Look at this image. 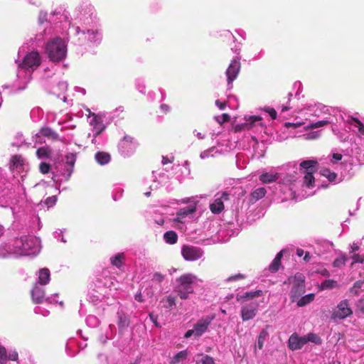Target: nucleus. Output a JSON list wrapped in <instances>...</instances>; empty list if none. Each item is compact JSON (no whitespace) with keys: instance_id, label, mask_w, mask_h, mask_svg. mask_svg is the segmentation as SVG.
Masks as SVG:
<instances>
[{"instance_id":"obj_24","label":"nucleus","mask_w":364,"mask_h":364,"mask_svg":"<svg viewBox=\"0 0 364 364\" xmlns=\"http://www.w3.org/2000/svg\"><path fill=\"white\" fill-rule=\"evenodd\" d=\"M306 343L305 337L292 334L289 339V347L292 350L301 349Z\"/></svg>"},{"instance_id":"obj_42","label":"nucleus","mask_w":364,"mask_h":364,"mask_svg":"<svg viewBox=\"0 0 364 364\" xmlns=\"http://www.w3.org/2000/svg\"><path fill=\"white\" fill-rule=\"evenodd\" d=\"M41 136H46L51 139H57L58 134L50 128L42 129L40 132Z\"/></svg>"},{"instance_id":"obj_64","label":"nucleus","mask_w":364,"mask_h":364,"mask_svg":"<svg viewBox=\"0 0 364 364\" xmlns=\"http://www.w3.org/2000/svg\"><path fill=\"white\" fill-rule=\"evenodd\" d=\"M164 279V277L163 274L159 272H156L153 275L152 280L155 282L161 283Z\"/></svg>"},{"instance_id":"obj_33","label":"nucleus","mask_w":364,"mask_h":364,"mask_svg":"<svg viewBox=\"0 0 364 364\" xmlns=\"http://www.w3.org/2000/svg\"><path fill=\"white\" fill-rule=\"evenodd\" d=\"M164 240L166 243L173 245L176 243L178 240V235L174 231H167L164 235Z\"/></svg>"},{"instance_id":"obj_22","label":"nucleus","mask_w":364,"mask_h":364,"mask_svg":"<svg viewBox=\"0 0 364 364\" xmlns=\"http://www.w3.org/2000/svg\"><path fill=\"white\" fill-rule=\"evenodd\" d=\"M11 167L19 173L27 172L28 170V165L26 160L19 155H15L11 158Z\"/></svg>"},{"instance_id":"obj_9","label":"nucleus","mask_w":364,"mask_h":364,"mask_svg":"<svg viewBox=\"0 0 364 364\" xmlns=\"http://www.w3.org/2000/svg\"><path fill=\"white\" fill-rule=\"evenodd\" d=\"M284 284H291L292 287L290 291V298L294 302L305 291V277L301 273H296L294 277H289Z\"/></svg>"},{"instance_id":"obj_63","label":"nucleus","mask_w":364,"mask_h":364,"mask_svg":"<svg viewBox=\"0 0 364 364\" xmlns=\"http://www.w3.org/2000/svg\"><path fill=\"white\" fill-rule=\"evenodd\" d=\"M201 362L202 364H215L214 359L208 355L203 357Z\"/></svg>"},{"instance_id":"obj_57","label":"nucleus","mask_w":364,"mask_h":364,"mask_svg":"<svg viewBox=\"0 0 364 364\" xmlns=\"http://www.w3.org/2000/svg\"><path fill=\"white\" fill-rule=\"evenodd\" d=\"M262 291L261 290H257L255 291H249L245 293L243 297L245 299H252L256 296H259L262 295Z\"/></svg>"},{"instance_id":"obj_27","label":"nucleus","mask_w":364,"mask_h":364,"mask_svg":"<svg viewBox=\"0 0 364 364\" xmlns=\"http://www.w3.org/2000/svg\"><path fill=\"white\" fill-rule=\"evenodd\" d=\"M321 108H325V107L322 106L321 105H309L308 107L302 109L301 112L304 114L318 117L320 112H321Z\"/></svg>"},{"instance_id":"obj_47","label":"nucleus","mask_w":364,"mask_h":364,"mask_svg":"<svg viewBox=\"0 0 364 364\" xmlns=\"http://www.w3.org/2000/svg\"><path fill=\"white\" fill-rule=\"evenodd\" d=\"M353 262L351 263V265L353 266L354 264L360 263L362 264L364 262V254H360V253H353L350 256Z\"/></svg>"},{"instance_id":"obj_58","label":"nucleus","mask_w":364,"mask_h":364,"mask_svg":"<svg viewBox=\"0 0 364 364\" xmlns=\"http://www.w3.org/2000/svg\"><path fill=\"white\" fill-rule=\"evenodd\" d=\"M215 119L220 124L230 120V116L228 114H223L220 116L215 117Z\"/></svg>"},{"instance_id":"obj_39","label":"nucleus","mask_w":364,"mask_h":364,"mask_svg":"<svg viewBox=\"0 0 364 364\" xmlns=\"http://www.w3.org/2000/svg\"><path fill=\"white\" fill-rule=\"evenodd\" d=\"M348 260V257L346 254L341 253L340 256L337 257L333 262V266L337 268H341L343 267Z\"/></svg>"},{"instance_id":"obj_14","label":"nucleus","mask_w":364,"mask_h":364,"mask_svg":"<svg viewBox=\"0 0 364 364\" xmlns=\"http://www.w3.org/2000/svg\"><path fill=\"white\" fill-rule=\"evenodd\" d=\"M89 114L88 117L92 118L90 119V124L92 127V142L95 144L96 137L100 135L105 129V126L103 124V121L101 117L95 114L94 113H91L90 109H87ZM91 136V134H89V136Z\"/></svg>"},{"instance_id":"obj_23","label":"nucleus","mask_w":364,"mask_h":364,"mask_svg":"<svg viewBox=\"0 0 364 364\" xmlns=\"http://www.w3.org/2000/svg\"><path fill=\"white\" fill-rule=\"evenodd\" d=\"M76 156L74 154H69L66 156V161L63 171H62V175L68 179L73 171L74 164L75 163Z\"/></svg>"},{"instance_id":"obj_54","label":"nucleus","mask_w":364,"mask_h":364,"mask_svg":"<svg viewBox=\"0 0 364 364\" xmlns=\"http://www.w3.org/2000/svg\"><path fill=\"white\" fill-rule=\"evenodd\" d=\"M7 360L6 349L2 345H0V363L4 364Z\"/></svg>"},{"instance_id":"obj_8","label":"nucleus","mask_w":364,"mask_h":364,"mask_svg":"<svg viewBox=\"0 0 364 364\" xmlns=\"http://www.w3.org/2000/svg\"><path fill=\"white\" fill-rule=\"evenodd\" d=\"M183 203H189L188 206L181 208L176 214L173 222L176 223V227L182 228L186 218L191 215L193 214L196 210L197 202L194 200L193 198H186L182 200Z\"/></svg>"},{"instance_id":"obj_44","label":"nucleus","mask_w":364,"mask_h":364,"mask_svg":"<svg viewBox=\"0 0 364 364\" xmlns=\"http://www.w3.org/2000/svg\"><path fill=\"white\" fill-rule=\"evenodd\" d=\"M124 189L122 188L120 185H116L114 188L113 192H112V198L114 200H119L123 195Z\"/></svg>"},{"instance_id":"obj_7","label":"nucleus","mask_w":364,"mask_h":364,"mask_svg":"<svg viewBox=\"0 0 364 364\" xmlns=\"http://www.w3.org/2000/svg\"><path fill=\"white\" fill-rule=\"evenodd\" d=\"M71 32L77 37L74 40V43L77 45L85 44L87 40L92 43L99 44L102 38V33L97 29L85 30L80 29L79 26H73Z\"/></svg>"},{"instance_id":"obj_46","label":"nucleus","mask_w":364,"mask_h":364,"mask_svg":"<svg viewBox=\"0 0 364 364\" xmlns=\"http://www.w3.org/2000/svg\"><path fill=\"white\" fill-rule=\"evenodd\" d=\"M99 323H100L99 319L95 316L89 315L86 318L87 325L92 328L97 327L99 325Z\"/></svg>"},{"instance_id":"obj_3","label":"nucleus","mask_w":364,"mask_h":364,"mask_svg":"<svg viewBox=\"0 0 364 364\" xmlns=\"http://www.w3.org/2000/svg\"><path fill=\"white\" fill-rule=\"evenodd\" d=\"M14 247V256L37 255L41 250L40 240L35 236H22L12 240Z\"/></svg>"},{"instance_id":"obj_36","label":"nucleus","mask_w":364,"mask_h":364,"mask_svg":"<svg viewBox=\"0 0 364 364\" xmlns=\"http://www.w3.org/2000/svg\"><path fill=\"white\" fill-rule=\"evenodd\" d=\"M314 298H315L314 294H306V295L302 296L301 298H300L297 301V306L299 307L304 306L309 304V303H311V301H313L314 300Z\"/></svg>"},{"instance_id":"obj_12","label":"nucleus","mask_w":364,"mask_h":364,"mask_svg":"<svg viewBox=\"0 0 364 364\" xmlns=\"http://www.w3.org/2000/svg\"><path fill=\"white\" fill-rule=\"evenodd\" d=\"M317 161L314 160L304 161L300 164L301 169L304 170L305 174L304 177V183L307 187H311L314 183L313 173L316 171Z\"/></svg>"},{"instance_id":"obj_31","label":"nucleus","mask_w":364,"mask_h":364,"mask_svg":"<svg viewBox=\"0 0 364 364\" xmlns=\"http://www.w3.org/2000/svg\"><path fill=\"white\" fill-rule=\"evenodd\" d=\"M283 256V250L280 251L275 257L271 264L269 265V271L271 272H276L279 270L281 265V259Z\"/></svg>"},{"instance_id":"obj_60","label":"nucleus","mask_w":364,"mask_h":364,"mask_svg":"<svg viewBox=\"0 0 364 364\" xmlns=\"http://www.w3.org/2000/svg\"><path fill=\"white\" fill-rule=\"evenodd\" d=\"M264 110L269 114L272 119H275L277 118V114L274 108L266 107L264 108Z\"/></svg>"},{"instance_id":"obj_38","label":"nucleus","mask_w":364,"mask_h":364,"mask_svg":"<svg viewBox=\"0 0 364 364\" xmlns=\"http://www.w3.org/2000/svg\"><path fill=\"white\" fill-rule=\"evenodd\" d=\"M268 335L269 334L267 330L263 329L262 331H261L258 336L257 342L256 343L255 347L261 350L263 348L264 343L267 338L268 337Z\"/></svg>"},{"instance_id":"obj_62","label":"nucleus","mask_w":364,"mask_h":364,"mask_svg":"<svg viewBox=\"0 0 364 364\" xmlns=\"http://www.w3.org/2000/svg\"><path fill=\"white\" fill-rule=\"evenodd\" d=\"M18 358V354L16 350H11L7 355V360L16 361Z\"/></svg>"},{"instance_id":"obj_34","label":"nucleus","mask_w":364,"mask_h":364,"mask_svg":"<svg viewBox=\"0 0 364 364\" xmlns=\"http://www.w3.org/2000/svg\"><path fill=\"white\" fill-rule=\"evenodd\" d=\"M266 189L264 187H259L256 188L251 193V200L257 201L262 198L266 194Z\"/></svg>"},{"instance_id":"obj_28","label":"nucleus","mask_w":364,"mask_h":364,"mask_svg":"<svg viewBox=\"0 0 364 364\" xmlns=\"http://www.w3.org/2000/svg\"><path fill=\"white\" fill-rule=\"evenodd\" d=\"M221 154V151L218 150L216 146H212L206 150H204L200 154V158L203 160L209 159L210 157H215L216 154Z\"/></svg>"},{"instance_id":"obj_10","label":"nucleus","mask_w":364,"mask_h":364,"mask_svg":"<svg viewBox=\"0 0 364 364\" xmlns=\"http://www.w3.org/2000/svg\"><path fill=\"white\" fill-rule=\"evenodd\" d=\"M215 318V315H208L200 318L194 325L192 329L186 331L184 335L186 338L193 336L195 338H200L205 333L213 320Z\"/></svg>"},{"instance_id":"obj_52","label":"nucleus","mask_w":364,"mask_h":364,"mask_svg":"<svg viewBox=\"0 0 364 364\" xmlns=\"http://www.w3.org/2000/svg\"><path fill=\"white\" fill-rule=\"evenodd\" d=\"M304 337H305L306 343L309 342V341L314 343H321V339H320V338L316 334L309 333L308 335H306Z\"/></svg>"},{"instance_id":"obj_17","label":"nucleus","mask_w":364,"mask_h":364,"mask_svg":"<svg viewBox=\"0 0 364 364\" xmlns=\"http://www.w3.org/2000/svg\"><path fill=\"white\" fill-rule=\"evenodd\" d=\"M229 194L226 192L218 193L212 203L210 204V209L214 214H218L224 209V202L228 200Z\"/></svg>"},{"instance_id":"obj_51","label":"nucleus","mask_w":364,"mask_h":364,"mask_svg":"<svg viewBox=\"0 0 364 364\" xmlns=\"http://www.w3.org/2000/svg\"><path fill=\"white\" fill-rule=\"evenodd\" d=\"M321 174L326 176L330 181H335L337 177V175L334 172H331L326 168L321 171Z\"/></svg>"},{"instance_id":"obj_20","label":"nucleus","mask_w":364,"mask_h":364,"mask_svg":"<svg viewBox=\"0 0 364 364\" xmlns=\"http://www.w3.org/2000/svg\"><path fill=\"white\" fill-rule=\"evenodd\" d=\"M258 306L259 304L257 301H252L243 305L241 309L242 321H246L255 318L257 313Z\"/></svg>"},{"instance_id":"obj_56","label":"nucleus","mask_w":364,"mask_h":364,"mask_svg":"<svg viewBox=\"0 0 364 364\" xmlns=\"http://www.w3.org/2000/svg\"><path fill=\"white\" fill-rule=\"evenodd\" d=\"M245 278V274L239 273V274H234L232 276H230V277H228L225 279V282H236V281H238V280L243 279Z\"/></svg>"},{"instance_id":"obj_53","label":"nucleus","mask_w":364,"mask_h":364,"mask_svg":"<svg viewBox=\"0 0 364 364\" xmlns=\"http://www.w3.org/2000/svg\"><path fill=\"white\" fill-rule=\"evenodd\" d=\"M136 89L139 90V92H140L141 93H143V94L145 93L146 86H145L144 80L140 79V78L136 79Z\"/></svg>"},{"instance_id":"obj_21","label":"nucleus","mask_w":364,"mask_h":364,"mask_svg":"<svg viewBox=\"0 0 364 364\" xmlns=\"http://www.w3.org/2000/svg\"><path fill=\"white\" fill-rule=\"evenodd\" d=\"M349 129L357 135L360 139H364V124L358 119L355 117H349L346 121Z\"/></svg>"},{"instance_id":"obj_15","label":"nucleus","mask_w":364,"mask_h":364,"mask_svg":"<svg viewBox=\"0 0 364 364\" xmlns=\"http://www.w3.org/2000/svg\"><path fill=\"white\" fill-rule=\"evenodd\" d=\"M240 60V57L237 56L231 61L226 70L225 75L227 77L228 89H231L232 87V82L237 77L240 71L241 64Z\"/></svg>"},{"instance_id":"obj_48","label":"nucleus","mask_w":364,"mask_h":364,"mask_svg":"<svg viewBox=\"0 0 364 364\" xmlns=\"http://www.w3.org/2000/svg\"><path fill=\"white\" fill-rule=\"evenodd\" d=\"M337 286V282L333 279H327L321 284L322 289H333Z\"/></svg>"},{"instance_id":"obj_19","label":"nucleus","mask_w":364,"mask_h":364,"mask_svg":"<svg viewBox=\"0 0 364 364\" xmlns=\"http://www.w3.org/2000/svg\"><path fill=\"white\" fill-rule=\"evenodd\" d=\"M262 118L258 116H250L247 118L245 123L236 126V130H250L255 129L257 130L259 128H262Z\"/></svg>"},{"instance_id":"obj_1","label":"nucleus","mask_w":364,"mask_h":364,"mask_svg":"<svg viewBox=\"0 0 364 364\" xmlns=\"http://www.w3.org/2000/svg\"><path fill=\"white\" fill-rule=\"evenodd\" d=\"M38 23L40 26V31L36 36V41L40 42L43 41L46 37H48L53 34L54 29H57L59 26L58 24H63V28H70V21L67 16L60 11H53V13L48 14L47 12L41 11L38 17ZM70 29L72 28H70Z\"/></svg>"},{"instance_id":"obj_30","label":"nucleus","mask_w":364,"mask_h":364,"mask_svg":"<svg viewBox=\"0 0 364 364\" xmlns=\"http://www.w3.org/2000/svg\"><path fill=\"white\" fill-rule=\"evenodd\" d=\"M333 245L332 242H324L322 244H318L315 251L318 255H321L325 252L331 251L333 249Z\"/></svg>"},{"instance_id":"obj_4","label":"nucleus","mask_w":364,"mask_h":364,"mask_svg":"<svg viewBox=\"0 0 364 364\" xmlns=\"http://www.w3.org/2000/svg\"><path fill=\"white\" fill-rule=\"evenodd\" d=\"M68 41V38L66 36L63 38L57 36L47 42L45 50L51 61L60 62L66 58Z\"/></svg>"},{"instance_id":"obj_40","label":"nucleus","mask_w":364,"mask_h":364,"mask_svg":"<svg viewBox=\"0 0 364 364\" xmlns=\"http://www.w3.org/2000/svg\"><path fill=\"white\" fill-rule=\"evenodd\" d=\"M51 151L48 147H41L37 149L36 155L38 159H46L50 157Z\"/></svg>"},{"instance_id":"obj_16","label":"nucleus","mask_w":364,"mask_h":364,"mask_svg":"<svg viewBox=\"0 0 364 364\" xmlns=\"http://www.w3.org/2000/svg\"><path fill=\"white\" fill-rule=\"evenodd\" d=\"M31 299L33 303L35 304H42L44 301L48 303H57L58 301L55 300V297L58 296V294H55L53 296H48L47 298L45 297V289L43 287H40L38 284H35L33 289L31 292Z\"/></svg>"},{"instance_id":"obj_18","label":"nucleus","mask_w":364,"mask_h":364,"mask_svg":"<svg viewBox=\"0 0 364 364\" xmlns=\"http://www.w3.org/2000/svg\"><path fill=\"white\" fill-rule=\"evenodd\" d=\"M181 254L186 260L195 261L203 256V252L197 247L183 245L181 249Z\"/></svg>"},{"instance_id":"obj_29","label":"nucleus","mask_w":364,"mask_h":364,"mask_svg":"<svg viewBox=\"0 0 364 364\" xmlns=\"http://www.w3.org/2000/svg\"><path fill=\"white\" fill-rule=\"evenodd\" d=\"M95 160L100 165H105L108 164L111 159L110 155L108 153L98 151L95 156Z\"/></svg>"},{"instance_id":"obj_35","label":"nucleus","mask_w":364,"mask_h":364,"mask_svg":"<svg viewBox=\"0 0 364 364\" xmlns=\"http://www.w3.org/2000/svg\"><path fill=\"white\" fill-rule=\"evenodd\" d=\"M188 351L186 350H181L176 354L171 360V364H178L186 359Z\"/></svg>"},{"instance_id":"obj_13","label":"nucleus","mask_w":364,"mask_h":364,"mask_svg":"<svg viewBox=\"0 0 364 364\" xmlns=\"http://www.w3.org/2000/svg\"><path fill=\"white\" fill-rule=\"evenodd\" d=\"M137 146L138 144L133 137L124 136L119 143L118 149L121 155L129 156L135 152Z\"/></svg>"},{"instance_id":"obj_11","label":"nucleus","mask_w":364,"mask_h":364,"mask_svg":"<svg viewBox=\"0 0 364 364\" xmlns=\"http://www.w3.org/2000/svg\"><path fill=\"white\" fill-rule=\"evenodd\" d=\"M353 314V310L350 307L349 302L347 299L341 301L336 307L333 310L331 314V319L334 321L343 320L350 316Z\"/></svg>"},{"instance_id":"obj_5","label":"nucleus","mask_w":364,"mask_h":364,"mask_svg":"<svg viewBox=\"0 0 364 364\" xmlns=\"http://www.w3.org/2000/svg\"><path fill=\"white\" fill-rule=\"evenodd\" d=\"M176 291L181 299H187L193 293L196 287H200L203 281L193 274H184L176 279Z\"/></svg>"},{"instance_id":"obj_50","label":"nucleus","mask_w":364,"mask_h":364,"mask_svg":"<svg viewBox=\"0 0 364 364\" xmlns=\"http://www.w3.org/2000/svg\"><path fill=\"white\" fill-rule=\"evenodd\" d=\"M321 131H313L304 134V139L307 140H314L319 138Z\"/></svg>"},{"instance_id":"obj_55","label":"nucleus","mask_w":364,"mask_h":364,"mask_svg":"<svg viewBox=\"0 0 364 364\" xmlns=\"http://www.w3.org/2000/svg\"><path fill=\"white\" fill-rule=\"evenodd\" d=\"M153 220L154 223L159 226H163L164 225L165 220L164 216L161 215L154 213L153 215Z\"/></svg>"},{"instance_id":"obj_32","label":"nucleus","mask_w":364,"mask_h":364,"mask_svg":"<svg viewBox=\"0 0 364 364\" xmlns=\"http://www.w3.org/2000/svg\"><path fill=\"white\" fill-rule=\"evenodd\" d=\"M125 256L124 253H117L110 258V262L113 266L120 269L124 264Z\"/></svg>"},{"instance_id":"obj_6","label":"nucleus","mask_w":364,"mask_h":364,"mask_svg":"<svg viewBox=\"0 0 364 364\" xmlns=\"http://www.w3.org/2000/svg\"><path fill=\"white\" fill-rule=\"evenodd\" d=\"M279 179H280L281 184L288 187L289 192L288 196L294 198L296 193L295 183L297 180V177L295 175H282L277 172L269 171L263 173L259 176V180L263 183H270L277 181Z\"/></svg>"},{"instance_id":"obj_2","label":"nucleus","mask_w":364,"mask_h":364,"mask_svg":"<svg viewBox=\"0 0 364 364\" xmlns=\"http://www.w3.org/2000/svg\"><path fill=\"white\" fill-rule=\"evenodd\" d=\"M23 55L21 62L18 64L17 78L22 85H26L31 78L33 72L41 65V57L37 50H26V46L19 48L18 58Z\"/></svg>"},{"instance_id":"obj_61","label":"nucleus","mask_w":364,"mask_h":364,"mask_svg":"<svg viewBox=\"0 0 364 364\" xmlns=\"http://www.w3.org/2000/svg\"><path fill=\"white\" fill-rule=\"evenodd\" d=\"M108 287L109 288V292H107V288L106 287H98L99 289L97 290V291L100 293V294H102L104 296H105V295H107V297H108L109 295L112 294L111 291H112V289L110 288V286H109Z\"/></svg>"},{"instance_id":"obj_43","label":"nucleus","mask_w":364,"mask_h":364,"mask_svg":"<svg viewBox=\"0 0 364 364\" xmlns=\"http://www.w3.org/2000/svg\"><path fill=\"white\" fill-rule=\"evenodd\" d=\"M329 123H330V122L328 120H321V121H318L314 123H310V124L304 126V129L306 130L309 129H316V128L326 126V125L328 124Z\"/></svg>"},{"instance_id":"obj_37","label":"nucleus","mask_w":364,"mask_h":364,"mask_svg":"<svg viewBox=\"0 0 364 364\" xmlns=\"http://www.w3.org/2000/svg\"><path fill=\"white\" fill-rule=\"evenodd\" d=\"M364 289V281H357L353 287L350 289L352 295H358Z\"/></svg>"},{"instance_id":"obj_41","label":"nucleus","mask_w":364,"mask_h":364,"mask_svg":"<svg viewBox=\"0 0 364 364\" xmlns=\"http://www.w3.org/2000/svg\"><path fill=\"white\" fill-rule=\"evenodd\" d=\"M161 303L163 304V306L164 308L170 309L176 305V299L171 295H168L166 298L163 299Z\"/></svg>"},{"instance_id":"obj_45","label":"nucleus","mask_w":364,"mask_h":364,"mask_svg":"<svg viewBox=\"0 0 364 364\" xmlns=\"http://www.w3.org/2000/svg\"><path fill=\"white\" fill-rule=\"evenodd\" d=\"M332 131L335 135L337 136L338 139L341 141H346L348 139V136L346 132L340 131L337 127H333Z\"/></svg>"},{"instance_id":"obj_25","label":"nucleus","mask_w":364,"mask_h":364,"mask_svg":"<svg viewBox=\"0 0 364 364\" xmlns=\"http://www.w3.org/2000/svg\"><path fill=\"white\" fill-rule=\"evenodd\" d=\"M38 279L36 284L46 285L50 279V270L48 268H42L38 272Z\"/></svg>"},{"instance_id":"obj_49","label":"nucleus","mask_w":364,"mask_h":364,"mask_svg":"<svg viewBox=\"0 0 364 364\" xmlns=\"http://www.w3.org/2000/svg\"><path fill=\"white\" fill-rule=\"evenodd\" d=\"M296 122H286L284 124V127L287 129H296L306 124V122L304 121H298L297 119H296Z\"/></svg>"},{"instance_id":"obj_26","label":"nucleus","mask_w":364,"mask_h":364,"mask_svg":"<svg viewBox=\"0 0 364 364\" xmlns=\"http://www.w3.org/2000/svg\"><path fill=\"white\" fill-rule=\"evenodd\" d=\"M10 255L14 256V247H12V241L0 245V257L4 258Z\"/></svg>"},{"instance_id":"obj_59","label":"nucleus","mask_w":364,"mask_h":364,"mask_svg":"<svg viewBox=\"0 0 364 364\" xmlns=\"http://www.w3.org/2000/svg\"><path fill=\"white\" fill-rule=\"evenodd\" d=\"M40 171L45 174L49 172L50 165L46 162H41L39 166Z\"/></svg>"}]
</instances>
